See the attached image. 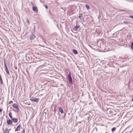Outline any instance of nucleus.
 Instances as JSON below:
<instances>
[{
    "label": "nucleus",
    "mask_w": 133,
    "mask_h": 133,
    "mask_svg": "<svg viewBox=\"0 0 133 133\" xmlns=\"http://www.w3.org/2000/svg\"><path fill=\"white\" fill-rule=\"evenodd\" d=\"M71 74L70 72H69V73L68 75V80L69 82L70 83H72V79L71 77Z\"/></svg>",
    "instance_id": "nucleus-1"
},
{
    "label": "nucleus",
    "mask_w": 133,
    "mask_h": 133,
    "mask_svg": "<svg viewBox=\"0 0 133 133\" xmlns=\"http://www.w3.org/2000/svg\"><path fill=\"white\" fill-rule=\"evenodd\" d=\"M12 107L16 109L17 111H19V108L17 104H14L12 105Z\"/></svg>",
    "instance_id": "nucleus-2"
},
{
    "label": "nucleus",
    "mask_w": 133,
    "mask_h": 133,
    "mask_svg": "<svg viewBox=\"0 0 133 133\" xmlns=\"http://www.w3.org/2000/svg\"><path fill=\"white\" fill-rule=\"evenodd\" d=\"M30 100L37 102H38V99L36 98H32L30 99Z\"/></svg>",
    "instance_id": "nucleus-3"
},
{
    "label": "nucleus",
    "mask_w": 133,
    "mask_h": 133,
    "mask_svg": "<svg viewBox=\"0 0 133 133\" xmlns=\"http://www.w3.org/2000/svg\"><path fill=\"white\" fill-rule=\"evenodd\" d=\"M21 128V125L20 124H19L17 126V128L15 130V131H19L20 130Z\"/></svg>",
    "instance_id": "nucleus-4"
},
{
    "label": "nucleus",
    "mask_w": 133,
    "mask_h": 133,
    "mask_svg": "<svg viewBox=\"0 0 133 133\" xmlns=\"http://www.w3.org/2000/svg\"><path fill=\"white\" fill-rule=\"evenodd\" d=\"M32 9L34 11L36 12H37V9L36 7L33 6H32Z\"/></svg>",
    "instance_id": "nucleus-5"
},
{
    "label": "nucleus",
    "mask_w": 133,
    "mask_h": 133,
    "mask_svg": "<svg viewBox=\"0 0 133 133\" xmlns=\"http://www.w3.org/2000/svg\"><path fill=\"white\" fill-rule=\"evenodd\" d=\"M7 123L8 125H9L10 124H12V121L10 119L7 120Z\"/></svg>",
    "instance_id": "nucleus-6"
},
{
    "label": "nucleus",
    "mask_w": 133,
    "mask_h": 133,
    "mask_svg": "<svg viewBox=\"0 0 133 133\" xmlns=\"http://www.w3.org/2000/svg\"><path fill=\"white\" fill-rule=\"evenodd\" d=\"M59 111L61 112L62 114L64 112L63 110V109L60 107L58 108Z\"/></svg>",
    "instance_id": "nucleus-7"
},
{
    "label": "nucleus",
    "mask_w": 133,
    "mask_h": 133,
    "mask_svg": "<svg viewBox=\"0 0 133 133\" xmlns=\"http://www.w3.org/2000/svg\"><path fill=\"white\" fill-rule=\"evenodd\" d=\"M5 70H6V72L8 74H9V70L7 66H6L5 64Z\"/></svg>",
    "instance_id": "nucleus-8"
},
{
    "label": "nucleus",
    "mask_w": 133,
    "mask_h": 133,
    "mask_svg": "<svg viewBox=\"0 0 133 133\" xmlns=\"http://www.w3.org/2000/svg\"><path fill=\"white\" fill-rule=\"evenodd\" d=\"M35 37V36L34 35V34H31L30 37V39L32 40Z\"/></svg>",
    "instance_id": "nucleus-9"
},
{
    "label": "nucleus",
    "mask_w": 133,
    "mask_h": 133,
    "mask_svg": "<svg viewBox=\"0 0 133 133\" xmlns=\"http://www.w3.org/2000/svg\"><path fill=\"white\" fill-rule=\"evenodd\" d=\"M83 14H79L78 16L79 18H80V19H83V17H82Z\"/></svg>",
    "instance_id": "nucleus-10"
},
{
    "label": "nucleus",
    "mask_w": 133,
    "mask_h": 133,
    "mask_svg": "<svg viewBox=\"0 0 133 133\" xmlns=\"http://www.w3.org/2000/svg\"><path fill=\"white\" fill-rule=\"evenodd\" d=\"M79 27V25H76L74 28V30H77L78 28Z\"/></svg>",
    "instance_id": "nucleus-11"
},
{
    "label": "nucleus",
    "mask_w": 133,
    "mask_h": 133,
    "mask_svg": "<svg viewBox=\"0 0 133 133\" xmlns=\"http://www.w3.org/2000/svg\"><path fill=\"white\" fill-rule=\"evenodd\" d=\"M9 131L8 128L6 127L5 129V131L4 132V133H9Z\"/></svg>",
    "instance_id": "nucleus-12"
},
{
    "label": "nucleus",
    "mask_w": 133,
    "mask_h": 133,
    "mask_svg": "<svg viewBox=\"0 0 133 133\" xmlns=\"http://www.w3.org/2000/svg\"><path fill=\"white\" fill-rule=\"evenodd\" d=\"M12 120L14 122H16L17 121L18 119L15 118H12Z\"/></svg>",
    "instance_id": "nucleus-13"
},
{
    "label": "nucleus",
    "mask_w": 133,
    "mask_h": 133,
    "mask_svg": "<svg viewBox=\"0 0 133 133\" xmlns=\"http://www.w3.org/2000/svg\"><path fill=\"white\" fill-rule=\"evenodd\" d=\"M73 52L74 53V54H77L78 53L77 51L76 50L74 49L73 50Z\"/></svg>",
    "instance_id": "nucleus-14"
},
{
    "label": "nucleus",
    "mask_w": 133,
    "mask_h": 133,
    "mask_svg": "<svg viewBox=\"0 0 133 133\" xmlns=\"http://www.w3.org/2000/svg\"><path fill=\"white\" fill-rule=\"evenodd\" d=\"M85 7L87 8L88 10L89 9H90V8L89 7V5L88 4H86L85 5Z\"/></svg>",
    "instance_id": "nucleus-15"
},
{
    "label": "nucleus",
    "mask_w": 133,
    "mask_h": 133,
    "mask_svg": "<svg viewBox=\"0 0 133 133\" xmlns=\"http://www.w3.org/2000/svg\"><path fill=\"white\" fill-rule=\"evenodd\" d=\"M9 116L11 118V119H12V116L11 115V112H9Z\"/></svg>",
    "instance_id": "nucleus-16"
},
{
    "label": "nucleus",
    "mask_w": 133,
    "mask_h": 133,
    "mask_svg": "<svg viewBox=\"0 0 133 133\" xmlns=\"http://www.w3.org/2000/svg\"><path fill=\"white\" fill-rule=\"evenodd\" d=\"M0 83L1 84H2L3 83L2 79H0Z\"/></svg>",
    "instance_id": "nucleus-17"
},
{
    "label": "nucleus",
    "mask_w": 133,
    "mask_h": 133,
    "mask_svg": "<svg viewBox=\"0 0 133 133\" xmlns=\"http://www.w3.org/2000/svg\"><path fill=\"white\" fill-rule=\"evenodd\" d=\"M115 129H116V128L115 127H114L111 130L112 131H113L115 130Z\"/></svg>",
    "instance_id": "nucleus-18"
},
{
    "label": "nucleus",
    "mask_w": 133,
    "mask_h": 133,
    "mask_svg": "<svg viewBox=\"0 0 133 133\" xmlns=\"http://www.w3.org/2000/svg\"><path fill=\"white\" fill-rule=\"evenodd\" d=\"M26 21L28 23V24L30 22H29V21L28 19H26Z\"/></svg>",
    "instance_id": "nucleus-19"
},
{
    "label": "nucleus",
    "mask_w": 133,
    "mask_h": 133,
    "mask_svg": "<svg viewBox=\"0 0 133 133\" xmlns=\"http://www.w3.org/2000/svg\"><path fill=\"white\" fill-rule=\"evenodd\" d=\"M22 133H25V130L24 129H23V130L21 132Z\"/></svg>",
    "instance_id": "nucleus-20"
},
{
    "label": "nucleus",
    "mask_w": 133,
    "mask_h": 133,
    "mask_svg": "<svg viewBox=\"0 0 133 133\" xmlns=\"http://www.w3.org/2000/svg\"><path fill=\"white\" fill-rule=\"evenodd\" d=\"M129 16L130 17H131V18H132L133 19V16H131V15H129Z\"/></svg>",
    "instance_id": "nucleus-21"
},
{
    "label": "nucleus",
    "mask_w": 133,
    "mask_h": 133,
    "mask_svg": "<svg viewBox=\"0 0 133 133\" xmlns=\"http://www.w3.org/2000/svg\"><path fill=\"white\" fill-rule=\"evenodd\" d=\"M129 16L130 17H131V18H132L133 19V16H131V15H129Z\"/></svg>",
    "instance_id": "nucleus-22"
},
{
    "label": "nucleus",
    "mask_w": 133,
    "mask_h": 133,
    "mask_svg": "<svg viewBox=\"0 0 133 133\" xmlns=\"http://www.w3.org/2000/svg\"><path fill=\"white\" fill-rule=\"evenodd\" d=\"M13 102L12 101H10V102H9V104H11V103H12Z\"/></svg>",
    "instance_id": "nucleus-23"
},
{
    "label": "nucleus",
    "mask_w": 133,
    "mask_h": 133,
    "mask_svg": "<svg viewBox=\"0 0 133 133\" xmlns=\"http://www.w3.org/2000/svg\"><path fill=\"white\" fill-rule=\"evenodd\" d=\"M45 8H46V9H47L48 8V6L47 5H46L45 6Z\"/></svg>",
    "instance_id": "nucleus-24"
},
{
    "label": "nucleus",
    "mask_w": 133,
    "mask_h": 133,
    "mask_svg": "<svg viewBox=\"0 0 133 133\" xmlns=\"http://www.w3.org/2000/svg\"><path fill=\"white\" fill-rule=\"evenodd\" d=\"M2 111V109H1V108H0V112H1Z\"/></svg>",
    "instance_id": "nucleus-25"
},
{
    "label": "nucleus",
    "mask_w": 133,
    "mask_h": 133,
    "mask_svg": "<svg viewBox=\"0 0 133 133\" xmlns=\"http://www.w3.org/2000/svg\"><path fill=\"white\" fill-rule=\"evenodd\" d=\"M124 23L125 24H127V22H124Z\"/></svg>",
    "instance_id": "nucleus-26"
},
{
    "label": "nucleus",
    "mask_w": 133,
    "mask_h": 133,
    "mask_svg": "<svg viewBox=\"0 0 133 133\" xmlns=\"http://www.w3.org/2000/svg\"><path fill=\"white\" fill-rule=\"evenodd\" d=\"M2 79V78L1 76V75L0 74V79Z\"/></svg>",
    "instance_id": "nucleus-27"
},
{
    "label": "nucleus",
    "mask_w": 133,
    "mask_h": 133,
    "mask_svg": "<svg viewBox=\"0 0 133 133\" xmlns=\"http://www.w3.org/2000/svg\"><path fill=\"white\" fill-rule=\"evenodd\" d=\"M132 101H133V98L132 99Z\"/></svg>",
    "instance_id": "nucleus-28"
}]
</instances>
